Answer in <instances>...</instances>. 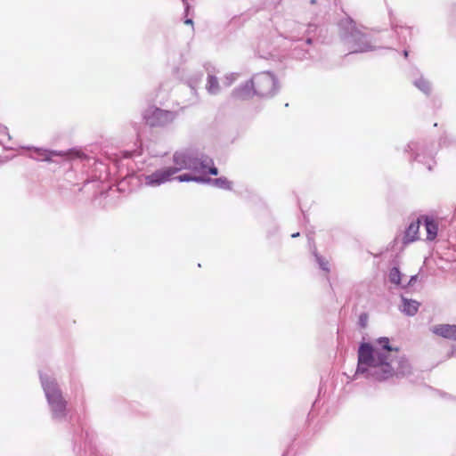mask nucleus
I'll use <instances>...</instances> for the list:
<instances>
[{"label": "nucleus", "instance_id": "f257e3e1", "mask_svg": "<svg viewBox=\"0 0 456 456\" xmlns=\"http://www.w3.org/2000/svg\"><path fill=\"white\" fill-rule=\"evenodd\" d=\"M357 356L354 378L362 375L368 379L381 382L411 372L408 360L385 337L378 338L373 344L362 343Z\"/></svg>", "mask_w": 456, "mask_h": 456}, {"label": "nucleus", "instance_id": "f03ea898", "mask_svg": "<svg viewBox=\"0 0 456 456\" xmlns=\"http://www.w3.org/2000/svg\"><path fill=\"white\" fill-rule=\"evenodd\" d=\"M174 166L171 167L174 174L182 170H190L193 174H210L216 175L218 169L214 167V162L208 156L195 151L183 150L175 151L173 155Z\"/></svg>", "mask_w": 456, "mask_h": 456}, {"label": "nucleus", "instance_id": "7ed1b4c3", "mask_svg": "<svg viewBox=\"0 0 456 456\" xmlns=\"http://www.w3.org/2000/svg\"><path fill=\"white\" fill-rule=\"evenodd\" d=\"M338 27L340 38L350 53H364L376 49L369 37L355 26L352 19L341 20Z\"/></svg>", "mask_w": 456, "mask_h": 456}, {"label": "nucleus", "instance_id": "20e7f679", "mask_svg": "<svg viewBox=\"0 0 456 456\" xmlns=\"http://www.w3.org/2000/svg\"><path fill=\"white\" fill-rule=\"evenodd\" d=\"M40 380L53 419L62 420L67 413V402L54 378L40 372Z\"/></svg>", "mask_w": 456, "mask_h": 456}, {"label": "nucleus", "instance_id": "39448f33", "mask_svg": "<svg viewBox=\"0 0 456 456\" xmlns=\"http://www.w3.org/2000/svg\"><path fill=\"white\" fill-rule=\"evenodd\" d=\"M254 93L262 98L273 97L279 91L280 86L275 76L271 72L256 74L252 78Z\"/></svg>", "mask_w": 456, "mask_h": 456}, {"label": "nucleus", "instance_id": "423d86ee", "mask_svg": "<svg viewBox=\"0 0 456 456\" xmlns=\"http://www.w3.org/2000/svg\"><path fill=\"white\" fill-rule=\"evenodd\" d=\"M177 112L163 110L155 106L147 108L143 112V119L151 127H166L177 118Z\"/></svg>", "mask_w": 456, "mask_h": 456}, {"label": "nucleus", "instance_id": "0eeeda50", "mask_svg": "<svg viewBox=\"0 0 456 456\" xmlns=\"http://www.w3.org/2000/svg\"><path fill=\"white\" fill-rule=\"evenodd\" d=\"M405 151L411 152L413 160L424 164L428 170L431 171L436 164L434 152L428 150L426 145L419 142H411L408 143Z\"/></svg>", "mask_w": 456, "mask_h": 456}, {"label": "nucleus", "instance_id": "6e6552de", "mask_svg": "<svg viewBox=\"0 0 456 456\" xmlns=\"http://www.w3.org/2000/svg\"><path fill=\"white\" fill-rule=\"evenodd\" d=\"M28 149L33 150V151L35 153V156L33 157L34 159H36L37 160H42V161L53 162L54 160L53 159V158L57 157V156L62 157L65 159H81L82 157H84V153L80 152L79 151H76V150H69L67 151H49V150L41 149V148L28 147Z\"/></svg>", "mask_w": 456, "mask_h": 456}, {"label": "nucleus", "instance_id": "1a4fd4ad", "mask_svg": "<svg viewBox=\"0 0 456 456\" xmlns=\"http://www.w3.org/2000/svg\"><path fill=\"white\" fill-rule=\"evenodd\" d=\"M171 167L156 170L155 172L144 176V183L147 186L157 187L171 180L174 175Z\"/></svg>", "mask_w": 456, "mask_h": 456}, {"label": "nucleus", "instance_id": "9d476101", "mask_svg": "<svg viewBox=\"0 0 456 456\" xmlns=\"http://www.w3.org/2000/svg\"><path fill=\"white\" fill-rule=\"evenodd\" d=\"M254 94V84L252 79L237 86L232 92V98L236 101H246L250 99Z\"/></svg>", "mask_w": 456, "mask_h": 456}, {"label": "nucleus", "instance_id": "9b49d317", "mask_svg": "<svg viewBox=\"0 0 456 456\" xmlns=\"http://www.w3.org/2000/svg\"><path fill=\"white\" fill-rule=\"evenodd\" d=\"M430 330L436 336L441 338L456 340V325L455 324H436L430 328Z\"/></svg>", "mask_w": 456, "mask_h": 456}, {"label": "nucleus", "instance_id": "f8f14e48", "mask_svg": "<svg viewBox=\"0 0 456 456\" xmlns=\"http://www.w3.org/2000/svg\"><path fill=\"white\" fill-rule=\"evenodd\" d=\"M208 72L206 90L211 95H216L221 92V85L216 76L215 68L206 67Z\"/></svg>", "mask_w": 456, "mask_h": 456}, {"label": "nucleus", "instance_id": "ddd939ff", "mask_svg": "<svg viewBox=\"0 0 456 456\" xmlns=\"http://www.w3.org/2000/svg\"><path fill=\"white\" fill-rule=\"evenodd\" d=\"M402 304L400 305V310L402 313L408 316H413L417 314L419 303L413 299H409L402 295L401 297Z\"/></svg>", "mask_w": 456, "mask_h": 456}, {"label": "nucleus", "instance_id": "4468645a", "mask_svg": "<svg viewBox=\"0 0 456 456\" xmlns=\"http://www.w3.org/2000/svg\"><path fill=\"white\" fill-rule=\"evenodd\" d=\"M419 230V220L416 222L411 223L404 232V235L403 238V244H408V243L413 242L414 240H418Z\"/></svg>", "mask_w": 456, "mask_h": 456}, {"label": "nucleus", "instance_id": "2eb2a0df", "mask_svg": "<svg viewBox=\"0 0 456 456\" xmlns=\"http://www.w3.org/2000/svg\"><path fill=\"white\" fill-rule=\"evenodd\" d=\"M394 33L397 36V40L400 45H404L408 39L411 37V29L409 27H402L394 25L392 22Z\"/></svg>", "mask_w": 456, "mask_h": 456}, {"label": "nucleus", "instance_id": "dca6fc26", "mask_svg": "<svg viewBox=\"0 0 456 456\" xmlns=\"http://www.w3.org/2000/svg\"><path fill=\"white\" fill-rule=\"evenodd\" d=\"M424 224L427 231V239L433 240L436 237L438 231L436 222L432 217L426 216Z\"/></svg>", "mask_w": 456, "mask_h": 456}, {"label": "nucleus", "instance_id": "f3484780", "mask_svg": "<svg viewBox=\"0 0 456 456\" xmlns=\"http://www.w3.org/2000/svg\"><path fill=\"white\" fill-rule=\"evenodd\" d=\"M403 277L404 274L401 273L398 267H393L390 269L388 280L391 283L403 289V285H404Z\"/></svg>", "mask_w": 456, "mask_h": 456}, {"label": "nucleus", "instance_id": "a211bd4d", "mask_svg": "<svg viewBox=\"0 0 456 456\" xmlns=\"http://www.w3.org/2000/svg\"><path fill=\"white\" fill-rule=\"evenodd\" d=\"M413 85L426 95L430 94L432 89L431 84L425 77H419V78L415 79L413 81Z\"/></svg>", "mask_w": 456, "mask_h": 456}, {"label": "nucleus", "instance_id": "6ab92c4d", "mask_svg": "<svg viewBox=\"0 0 456 456\" xmlns=\"http://www.w3.org/2000/svg\"><path fill=\"white\" fill-rule=\"evenodd\" d=\"M206 183H211L217 188L232 190V182H230L226 177H219L216 179L206 178Z\"/></svg>", "mask_w": 456, "mask_h": 456}, {"label": "nucleus", "instance_id": "aec40b11", "mask_svg": "<svg viewBox=\"0 0 456 456\" xmlns=\"http://www.w3.org/2000/svg\"><path fill=\"white\" fill-rule=\"evenodd\" d=\"M202 174H183L175 177L179 182H196V183H206V178L201 175Z\"/></svg>", "mask_w": 456, "mask_h": 456}, {"label": "nucleus", "instance_id": "412c9836", "mask_svg": "<svg viewBox=\"0 0 456 456\" xmlns=\"http://www.w3.org/2000/svg\"><path fill=\"white\" fill-rule=\"evenodd\" d=\"M314 257H315V260L316 262L318 263L320 268L327 273L330 272V267H329V262L323 258L322 256H320L316 249L314 250Z\"/></svg>", "mask_w": 456, "mask_h": 456}, {"label": "nucleus", "instance_id": "4be33fe9", "mask_svg": "<svg viewBox=\"0 0 456 456\" xmlns=\"http://www.w3.org/2000/svg\"><path fill=\"white\" fill-rule=\"evenodd\" d=\"M240 75L239 73H228L224 76L223 84L224 86L228 87L232 86L238 78Z\"/></svg>", "mask_w": 456, "mask_h": 456}, {"label": "nucleus", "instance_id": "5701e85b", "mask_svg": "<svg viewBox=\"0 0 456 456\" xmlns=\"http://www.w3.org/2000/svg\"><path fill=\"white\" fill-rule=\"evenodd\" d=\"M316 26L315 25H312V24H309L307 28L305 29V32L307 33V37H305V39L304 40V43H302V45H310L311 42H312V38L309 37L310 34L314 33L315 30H316Z\"/></svg>", "mask_w": 456, "mask_h": 456}, {"label": "nucleus", "instance_id": "b1692460", "mask_svg": "<svg viewBox=\"0 0 456 456\" xmlns=\"http://www.w3.org/2000/svg\"><path fill=\"white\" fill-rule=\"evenodd\" d=\"M4 137H7V140L11 139L7 127L0 125V143L3 145L5 143Z\"/></svg>", "mask_w": 456, "mask_h": 456}, {"label": "nucleus", "instance_id": "393cba45", "mask_svg": "<svg viewBox=\"0 0 456 456\" xmlns=\"http://www.w3.org/2000/svg\"><path fill=\"white\" fill-rule=\"evenodd\" d=\"M294 55H295L296 58H298V59H306L307 55H309V57H312L310 55V53H309L308 49L302 50V51H297V49H295L294 50Z\"/></svg>", "mask_w": 456, "mask_h": 456}, {"label": "nucleus", "instance_id": "a878e982", "mask_svg": "<svg viewBox=\"0 0 456 456\" xmlns=\"http://www.w3.org/2000/svg\"><path fill=\"white\" fill-rule=\"evenodd\" d=\"M418 279H419L418 274L411 275L410 280L407 282H404V285H403V289H407V288L412 287L416 283Z\"/></svg>", "mask_w": 456, "mask_h": 456}, {"label": "nucleus", "instance_id": "bb28decb", "mask_svg": "<svg viewBox=\"0 0 456 456\" xmlns=\"http://www.w3.org/2000/svg\"><path fill=\"white\" fill-rule=\"evenodd\" d=\"M367 319H368V317H367V315L365 314H361V316H360V324H361L362 327H365L366 322H367Z\"/></svg>", "mask_w": 456, "mask_h": 456}, {"label": "nucleus", "instance_id": "cd10ccee", "mask_svg": "<svg viewBox=\"0 0 456 456\" xmlns=\"http://www.w3.org/2000/svg\"><path fill=\"white\" fill-rule=\"evenodd\" d=\"M324 2H328V0H311V4L319 3L320 4H324Z\"/></svg>", "mask_w": 456, "mask_h": 456}, {"label": "nucleus", "instance_id": "c85d7f7f", "mask_svg": "<svg viewBox=\"0 0 456 456\" xmlns=\"http://www.w3.org/2000/svg\"><path fill=\"white\" fill-rule=\"evenodd\" d=\"M291 38H292L293 40H297V41H303V39H304L303 37H297V36H291Z\"/></svg>", "mask_w": 456, "mask_h": 456}, {"label": "nucleus", "instance_id": "c756f323", "mask_svg": "<svg viewBox=\"0 0 456 456\" xmlns=\"http://www.w3.org/2000/svg\"><path fill=\"white\" fill-rule=\"evenodd\" d=\"M184 22L185 24H192V20L187 19Z\"/></svg>", "mask_w": 456, "mask_h": 456}, {"label": "nucleus", "instance_id": "7c9ffc66", "mask_svg": "<svg viewBox=\"0 0 456 456\" xmlns=\"http://www.w3.org/2000/svg\"><path fill=\"white\" fill-rule=\"evenodd\" d=\"M182 1L184 4L186 10H187L189 8L188 3L186 2V0H182Z\"/></svg>", "mask_w": 456, "mask_h": 456}, {"label": "nucleus", "instance_id": "2f4dec72", "mask_svg": "<svg viewBox=\"0 0 456 456\" xmlns=\"http://www.w3.org/2000/svg\"><path fill=\"white\" fill-rule=\"evenodd\" d=\"M297 236H299V232H296L291 235L292 238H296Z\"/></svg>", "mask_w": 456, "mask_h": 456}, {"label": "nucleus", "instance_id": "473e14b6", "mask_svg": "<svg viewBox=\"0 0 456 456\" xmlns=\"http://www.w3.org/2000/svg\"><path fill=\"white\" fill-rule=\"evenodd\" d=\"M403 56L406 58L408 57V51L407 50H404L403 51Z\"/></svg>", "mask_w": 456, "mask_h": 456}, {"label": "nucleus", "instance_id": "72a5a7b5", "mask_svg": "<svg viewBox=\"0 0 456 456\" xmlns=\"http://www.w3.org/2000/svg\"><path fill=\"white\" fill-rule=\"evenodd\" d=\"M298 28L301 30V29H305V26L304 25H299L298 26Z\"/></svg>", "mask_w": 456, "mask_h": 456}]
</instances>
